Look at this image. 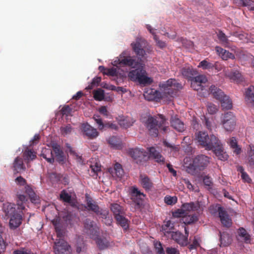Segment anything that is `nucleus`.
I'll return each instance as SVG.
<instances>
[{"label":"nucleus","mask_w":254,"mask_h":254,"mask_svg":"<svg viewBox=\"0 0 254 254\" xmlns=\"http://www.w3.org/2000/svg\"><path fill=\"white\" fill-rule=\"evenodd\" d=\"M143 39L137 38L135 42L131 44V47L136 57L127 56L119 59V64L121 65L128 66L133 70H130L128 76L133 81H137L140 84H150L153 82L151 78L146 76V72L144 69V62L146 59V53L143 48L141 43Z\"/></svg>","instance_id":"nucleus-1"},{"label":"nucleus","mask_w":254,"mask_h":254,"mask_svg":"<svg viewBox=\"0 0 254 254\" xmlns=\"http://www.w3.org/2000/svg\"><path fill=\"white\" fill-rule=\"evenodd\" d=\"M159 86L161 92L150 89L144 94L145 98L149 101L159 99L169 102L177 96L178 90L182 88L181 84L172 78L160 84Z\"/></svg>","instance_id":"nucleus-2"},{"label":"nucleus","mask_w":254,"mask_h":254,"mask_svg":"<svg viewBox=\"0 0 254 254\" xmlns=\"http://www.w3.org/2000/svg\"><path fill=\"white\" fill-rule=\"evenodd\" d=\"M166 120L164 116L159 114L157 116H150L145 123V126L150 135L157 137L159 130L166 132L168 127L165 126Z\"/></svg>","instance_id":"nucleus-3"},{"label":"nucleus","mask_w":254,"mask_h":254,"mask_svg":"<svg viewBox=\"0 0 254 254\" xmlns=\"http://www.w3.org/2000/svg\"><path fill=\"white\" fill-rule=\"evenodd\" d=\"M188 159L186 158V170L192 175H196L201 171L204 170L209 163L210 158L205 155H197L190 160V163L187 165Z\"/></svg>","instance_id":"nucleus-4"},{"label":"nucleus","mask_w":254,"mask_h":254,"mask_svg":"<svg viewBox=\"0 0 254 254\" xmlns=\"http://www.w3.org/2000/svg\"><path fill=\"white\" fill-rule=\"evenodd\" d=\"M210 93L217 100H219L223 109L229 110L232 107V102L229 97L215 85H211L209 88Z\"/></svg>","instance_id":"nucleus-5"},{"label":"nucleus","mask_w":254,"mask_h":254,"mask_svg":"<svg viewBox=\"0 0 254 254\" xmlns=\"http://www.w3.org/2000/svg\"><path fill=\"white\" fill-rule=\"evenodd\" d=\"M221 124L226 131H233L236 125L235 116L231 112L225 113L221 119Z\"/></svg>","instance_id":"nucleus-6"},{"label":"nucleus","mask_w":254,"mask_h":254,"mask_svg":"<svg viewBox=\"0 0 254 254\" xmlns=\"http://www.w3.org/2000/svg\"><path fill=\"white\" fill-rule=\"evenodd\" d=\"M54 249L56 254H71L70 246L64 239L56 241Z\"/></svg>","instance_id":"nucleus-7"},{"label":"nucleus","mask_w":254,"mask_h":254,"mask_svg":"<svg viewBox=\"0 0 254 254\" xmlns=\"http://www.w3.org/2000/svg\"><path fill=\"white\" fill-rule=\"evenodd\" d=\"M84 228L86 233L92 237L97 236L99 233V228L96 223L89 218H86L83 222Z\"/></svg>","instance_id":"nucleus-8"},{"label":"nucleus","mask_w":254,"mask_h":254,"mask_svg":"<svg viewBox=\"0 0 254 254\" xmlns=\"http://www.w3.org/2000/svg\"><path fill=\"white\" fill-rule=\"evenodd\" d=\"M218 212L220 222L223 227L230 228L232 224V220L226 210L222 207L218 208Z\"/></svg>","instance_id":"nucleus-9"},{"label":"nucleus","mask_w":254,"mask_h":254,"mask_svg":"<svg viewBox=\"0 0 254 254\" xmlns=\"http://www.w3.org/2000/svg\"><path fill=\"white\" fill-rule=\"evenodd\" d=\"M130 198L136 205H139L146 195L141 192L136 187H132L130 189Z\"/></svg>","instance_id":"nucleus-10"},{"label":"nucleus","mask_w":254,"mask_h":254,"mask_svg":"<svg viewBox=\"0 0 254 254\" xmlns=\"http://www.w3.org/2000/svg\"><path fill=\"white\" fill-rule=\"evenodd\" d=\"M22 211L18 210V212H16L11 216L9 222V227L11 229L14 230L21 225L22 220Z\"/></svg>","instance_id":"nucleus-11"},{"label":"nucleus","mask_w":254,"mask_h":254,"mask_svg":"<svg viewBox=\"0 0 254 254\" xmlns=\"http://www.w3.org/2000/svg\"><path fill=\"white\" fill-rule=\"evenodd\" d=\"M60 198V200L64 202L68 203L72 207L76 208L78 207L77 201L75 199L72 198L71 195L69 194L64 190L61 191Z\"/></svg>","instance_id":"nucleus-12"},{"label":"nucleus","mask_w":254,"mask_h":254,"mask_svg":"<svg viewBox=\"0 0 254 254\" xmlns=\"http://www.w3.org/2000/svg\"><path fill=\"white\" fill-rule=\"evenodd\" d=\"M147 150L149 153V158H152L159 163L162 164L165 163V158L155 147H151L148 148Z\"/></svg>","instance_id":"nucleus-13"},{"label":"nucleus","mask_w":254,"mask_h":254,"mask_svg":"<svg viewBox=\"0 0 254 254\" xmlns=\"http://www.w3.org/2000/svg\"><path fill=\"white\" fill-rule=\"evenodd\" d=\"M139 181L141 187L146 191H149L153 188L152 181L146 175L140 174Z\"/></svg>","instance_id":"nucleus-14"},{"label":"nucleus","mask_w":254,"mask_h":254,"mask_svg":"<svg viewBox=\"0 0 254 254\" xmlns=\"http://www.w3.org/2000/svg\"><path fill=\"white\" fill-rule=\"evenodd\" d=\"M82 128L83 133L90 139L95 138L98 136L99 133L96 129L88 124H83Z\"/></svg>","instance_id":"nucleus-15"},{"label":"nucleus","mask_w":254,"mask_h":254,"mask_svg":"<svg viewBox=\"0 0 254 254\" xmlns=\"http://www.w3.org/2000/svg\"><path fill=\"white\" fill-rule=\"evenodd\" d=\"M12 168L14 174L20 173L21 172L24 171L26 167L23 163L22 158L18 156L16 157L13 162Z\"/></svg>","instance_id":"nucleus-16"},{"label":"nucleus","mask_w":254,"mask_h":254,"mask_svg":"<svg viewBox=\"0 0 254 254\" xmlns=\"http://www.w3.org/2000/svg\"><path fill=\"white\" fill-rule=\"evenodd\" d=\"M219 146H216L212 150L218 159L224 161L228 159L229 156L224 151L221 142L219 144Z\"/></svg>","instance_id":"nucleus-17"},{"label":"nucleus","mask_w":254,"mask_h":254,"mask_svg":"<svg viewBox=\"0 0 254 254\" xmlns=\"http://www.w3.org/2000/svg\"><path fill=\"white\" fill-rule=\"evenodd\" d=\"M208 143L207 146H205V148L207 150H211L216 146H219V144L221 141L214 134L208 135V139L206 140Z\"/></svg>","instance_id":"nucleus-18"},{"label":"nucleus","mask_w":254,"mask_h":254,"mask_svg":"<svg viewBox=\"0 0 254 254\" xmlns=\"http://www.w3.org/2000/svg\"><path fill=\"white\" fill-rule=\"evenodd\" d=\"M129 155L134 159H138L141 160L144 157H146L147 152L145 151L144 149H140L138 148L130 149L128 151Z\"/></svg>","instance_id":"nucleus-19"},{"label":"nucleus","mask_w":254,"mask_h":254,"mask_svg":"<svg viewBox=\"0 0 254 254\" xmlns=\"http://www.w3.org/2000/svg\"><path fill=\"white\" fill-rule=\"evenodd\" d=\"M2 209L6 216H11L18 212L16 211L15 205L8 202H4L2 204Z\"/></svg>","instance_id":"nucleus-20"},{"label":"nucleus","mask_w":254,"mask_h":254,"mask_svg":"<svg viewBox=\"0 0 254 254\" xmlns=\"http://www.w3.org/2000/svg\"><path fill=\"white\" fill-rule=\"evenodd\" d=\"M215 51L219 56L223 60H227L229 59H234L235 58L234 54L219 46L215 47Z\"/></svg>","instance_id":"nucleus-21"},{"label":"nucleus","mask_w":254,"mask_h":254,"mask_svg":"<svg viewBox=\"0 0 254 254\" xmlns=\"http://www.w3.org/2000/svg\"><path fill=\"white\" fill-rule=\"evenodd\" d=\"M171 126L176 130L179 132H182L185 130V125L176 116L172 117L171 120Z\"/></svg>","instance_id":"nucleus-22"},{"label":"nucleus","mask_w":254,"mask_h":254,"mask_svg":"<svg viewBox=\"0 0 254 254\" xmlns=\"http://www.w3.org/2000/svg\"><path fill=\"white\" fill-rule=\"evenodd\" d=\"M195 139L199 144L203 147L207 146L206 140L208 139V134L204 131H198L195 133Z\"/></svg>","instance_id":"nucleus-23"},{"label":"nucleus","mask_w":254,"mask_h":254,"mask_svg":"<svg viewBox=\"0 0 254 254\" xmlns=\"http://www.w3.org/2000/svg\"><path fill=\"white\" fill-rule=\"evenodd\" d=\"M171 238L180 245H184L187 244L188 238L179 232H174L171 234Z\"/></svg>","instance_id":"nucleus-24"},{"label":"nucleus","mask_w":254,"mask_h":254,"mask_svg":"<svg viewBox=\"0 0 254 254\" xmlns=\"http://www.w3.org/2000/svg\"><path fill=\"white\" fill-rule=\"evenodd\" d=\"M109 172L113 177H117L119 178H121L124 174L122 165L118 163H116L115 164L113 168H110L109 169Z\"/></svg>","instance_id":"nucleus-25"},{"label":"nucleus","mask_w":254,"mask_h":254,"mask_svg":"<svg viewBox=\"0 0 254 254\" xmlns=\"http://www.w3.org/2000/svg\"><path fill=\"white\" fill-rule=\"evenodd\" d=\"M96 215L100 217V218L105 219V223L107 225H111L112 223V219L109 215V211L106 209H103L100 208L99 212L96 213Z\"/></svg>","instance_id":"nucleus-26"},{"label":"nucleus","mask_w":254,"mask_h":254,"mask_svg":"<svg viewBox=\"0 0 254 254\" xmlns=\"http://www.w3.org/2000/svg\"><path fill=\"white\" fill-rule=\"evenodd\" d=\"M182 207L184 210V212L187 213V212H189L197 210L199 208V205L198 203L191 202L184 203L182 204Z\"/></svg>","instance_id":"nucleus-27"},{"label":"nucleus","mask_w":254,"mask_h":254,"mask_svg":"<svg viewBox=\"0 0 254 254\" xmlns=\"http://www.w3.org/2000/svg\"><path fill=\"white\" fill-rule=\"evenodd\" d=\"M23 157L25 162L28 163L36 157V152L27 148L23 153Z\"/></svg>","instance_id":"nucleus-28"},{"label":"nucleus","mask_w":254,"mask_h":254,"mask_svg":"<svg viewBox=\"0 0 254 254\" xmlns=\"http://www.w3.org/2000/svg\"><path fill=\"white\" fill-rule=\"evenodd\" d=\"M174 229V225L170 220L166 222L162 226V231L164 233V235L167 236L168 235L172 234L174 232L173 230Z\"/></svg>","instance_id":"nucleus-29"},{"label":"nucleus","mask_w":254,"mask_h":254,"mask_svg":"<svg viewBox=\"0 0 254 254\" xmlns=\"http://www.w3.org/2000/svg\"><path fill=\"white\" fill-rule=\"evenodd\" d=\"M182 75L189 80H191L196 74V71L190 67H184L181 70Z\"/></svg>","instance_id":"nucleus-30"},{"label":"nucleus","mask_w":254,"mask_h":254,"mask_svg":"<svg viewBox=\"0 0 254 254\" xmlns=\"http://www.w3.org/2000/svg\"><path fill=\"white\" fill-rule=\"evenodd\" d=\"M115 219L117 221V224L120 225L123 229L127 230L128 228L129 221L124 216V214L116 216Z\"/></svg>","instance_id":"nucleus-31"},{"label":"nucleus","mask_w":254,"mask_h":254,"mask_svg":"<svg viewBox=\"0 0 254 254\" xmlns=\"http://www.w3.org/2000/svg\"><path fill=\"white\" fill-rule=\"evenodd\" d=\"M217 37L219 42L225 47H229L230 41L228 39V37L222 31H219L217 33Z\"/></svg>","instance_id":"nucleus-32"},{"label":"nucleus","mask_w":254,"mask_h":254,"mask_svg":"<svg viewBox=\"0 0 254 254\" xmlns=\"http://www.w3.org/2000/svg\"><path fill=\"white\" fill-rule=\"evenodd\" d=\"M246 100L248 103L254 105V87L250 86L246 90Z\"/></svg>","instance_id":"nucleus-33"},{"label":"nucleus","mask_w":254,"mask_h":254,"mask_svg":"<svg viewBox=\"0 0 254 254\" xmlns=\"http://www.w3.org/2000/svg\"><path fill=\"white\" fill-rule=\"evenodd\" d=\"M110 208L114 214L115 218L116 216L125 213L123 207L117 203L112 204Z\"/></svg>","instance_id":"nucleus-34"},{"label":"nucleus","mask_w":254,"mask_h":254,"mask_svg":"<svg viewBox=\"0 0 254 254\" xmlns=\"http://www.w3.org/2000/svg\"><path fill=\"white\" fill-rule=\"evenodd\" d=\"M96 243L100 250L105 249L109 246V241L104 237H97L96 240Z\"/></svg>","instance_id":"nucleus-35"},{"label":"nucleus","mask_w":254,"mask_h":254,"mask_svg":"<svg viewBox=\"0 0 254 254\" xmlns=\"http://www.w3.org/2000/svg\"><path fill=\"white\" fill-rule=\"evenodd\" d=\"M198 220V216L195 214L186 215L182 218V221L186 225H189L191 223L196 222Z\"/></svg>","instance_id":"nucleus-36"},{"label":"nucleus","mask_w":254,"mask_h":254,"mask_svg":"<svg viewBox=\"0 0 254 254\" xmlns=\"http://www.w3.org/2000/svg\"><path fill=\"white\" fill-rule=\"evenodd\" d=\"M86 204L88 210L93 211L95 214L99 212V210L100 207L96 202L94 201L92 199L87 200Z\"/></svg>","instance_id":"nucleus-37"},{"label":"nucleus","mask_w":254,"mask_h":254,"mask_svg":"<svg viewBox=\"0 0 254 254\" xmlns=\"http://www.w3.org/2000/svg\"><path fill=\"white\" fill-rule=\"evenodd\" d=\"M226 75L231 80H234L237 82H239L242 81V76L241 73L237 71H232Z\"/></svg>","instance_id":"nucleus-38"},{"label":"nucleus","mask_w":254,"mask_h":254,"mask_svg":"<svg viewBox=\"0 0 254 254\" xmlns=\"http://www.w3.org/2000/svg\"><path fill=\"white\" fill-rule=\"evenodd\" d=\"M25 188V193L29 196L31 201L32 202L36 203V201L38 200V197L34 190L29 186H26Z\"/></svg>","instance_id":"nucleus-39"},{"label":"nucleus","mask_w":254,"mask_h":254,"mask_svg":"<svg viewBox=\"0 0 254 254\" xmlns=\"http://www.w3.org/2000/svg\"><path fill=\"white\" fill-rule=\"evenodd\" d=\"M231 36L238 38L240 40L243 42H248V34L244 32H234L230 33Z\"/></svg>","instance_id":"nucleus-40"},{"label":"nucleus","mask_w":254,"mask_h":254,"mask_svg":"<svg viewBox=\"0 0 254 254\" xmlns=\"http://www.w3.org/2000/svg\"><path fill=\"white\" fill-rule=\"evenodd\" d=\"M108 143L114 148H119L121 147V142L119 139L115 136L110 137L108 139Z\"/></svg>","instance_id":"nucleus-41"},{"label":"nucleus","mask_w":254,"mask_h":254,"mask_svg":"<svg viewBox=\"0 0 254 254\" xmlns=\"http://www.w3.org/2000/svg\"><path fill=\"white\" fill-rule=\"evenodd\" d=\"M239 236L243 238L245 242L249 243L251 241L250 236L243 228L239 229L238 231Z\"/></svg>","instance_id":"nucleus-42"},{"label":"nucleus","mask_w":254,"mask_h":254,"mask_svg":"<svg viewBox=\"0 0 254 254\" xmlns=\"http://www.w3.org/2000/svg\"><path fill=\"white\" fill-rule=\"evenodd\" d=\"M53 223L55 226L57 237L59 238L58 240H56V241H58L60 239H62V238L64 236V232L61 227L60 224L57 222V221L54 220Z\"/></svg>","instance_id":"nucleus-43"},{"label":"nucleus","mask_w":254,"mask_h":254,"mask_svg":"<svg viewBox=\"0 0 254 254\" xmlns=\"http://www.w3.org/2000/svg\"><path fill=\"white\" fill-rule=\"evenodd\" d=\"M104 96V91L101 89H98L93 92V97L95 100L102 101Z\"/></svg>","instance_id":"nucleus-44"},{"label":"nucleus","mask_w":254,"mask_h":254,"mask_svg":"<svg viewBox=\"0 0 254 254\" xmlns=\"http://www.w3.org/2000/svg\"><path fill=\"white\" fill-rule=\"evenodd\" d=\"M17 200V210L22 211L25 208V206L23 205V202L26 200V196L24 195H19L18 197Z\"/></svg>","instance_id":"nucleus-45"},{"label":"nucleus","mask_w":254,"mask_h":254,"mask_svg":"<svg viewBox=\"0 0 254 254\" xmlns=\"http://www.w3.org/2000/svg\"><path fill=\"white\" fill-rule=\"evenodd\" d=\"M198 67H201L203 69H207L214 67V64L204 60L199 63Z\"/></svg>","instance_id":"nucleus-46"},{"label":"nucleus","mask_w":254,"mask_h":254,"mask_svg":"<svg viewBox=\"0 0 254 254\" xmlns=\"http://www.w3.org/2000/svg\"><path fill=\"white\" fill-rule=\"evenodd\" d=\"M177 197L176 196H171L170 195H166L164 197L165 202L170 205H173L177 202Z\"/></svg>","instance_id":"nucleus-47"},{"label":"nucleus","mask_w":254,"mask_h":254,"mask_svg":"<svg viewBox=\"0 0 254 254\" xmlns=\"http://www.w3.org/2000/svg\"><path fill=\"white\" fill-rule=\"evenodd\" d=\"M101 81V78L100 77H94L91 83L86 88V89L88 90L93 89L94 87L98 86Z\"/></svg>","instance_id":"nucleus-48"},{"label":"nucleus","mask_w":254,"mask_h":254,"mask_svg":"<svg viewBox=\"0 0 254 254\" xmlns=\"http://www.w3.org/2000/svg\"><path fill=\"white\" fill-rule=\"evenodd\" d=\"M192 80L201 85L202 84L205 83L207 81L206 76L203 75H199L195 77H193Z\"/></svg>","instance_id":"nucleus-49"},{"label":"nucleus","mask_w":254,"mask_h":254,"mask_svg":"<svg viewBox=\"0 0 254 254\" xmlns=\"http://www.w3.org/2000/svg\"><path fill=\"white\" fill-rule=\"evenodd\" d=\"M154 248L156 253L158 254H165L164 249L162 244L160 242H155L154 243Z\"/></svg>","instance_id":"nucleus-50"},{"label":"nucleus","mask_w":254,"mask_h":254,"mask_svg":"<svg viewBox=\"0 0 254 254\" xmlns=\"http://www.w3.org/2000/svg\"><path fill=\"white\" fill-rule=\"evenodd\" d=\"M218 110L217 107L214 104L209 103L207 104V111L210 114H214Z\"/></svg>","instance_id":"nucleus-51"},{"label":"nucleus","mask_w":254,"mask_h":254,"mask_svg":"<svg viewBox=\"0 0 254 254\" xmlns=\"http://www.w3.org/2000/svg\"><path fill=\"white\" fill-rule=\"evenodd\" d=\"M41 156L43 158H47L53 156V151L50 148H45L42 150Z\"/></svg>","instance_id":"nucleus-52"},{"label":"nucleus","mask_w":254,"mask_h":254,"mask_svg":"<svg viewBox=\"0 0 254 254\" xmlns=\"http://www.w3.org/2000/svg\"><path fill=\"white\" fill-rule=\"evenodd\" d=\"M12 254H34L29 249L21 248L14 251Z\"/></svg>","instance_id":"nucleus-53"},{"label":"nucleus","mask_w":254,"mask_h":254,"mask_svg":"<svg viewBox=\"0 0 254 254\" xmlns=\"http://www.w3.org/2000/svg\"><path fill=\"white\" fill-rule=\"evenodd\" d=\"M187 213L184 212L183 208L181 209H178L176 211L173 212V216L176 218L183 217Z\"/></svg>","instance_id":"nucleus-54"},{"label":"nucleus","mask_w":254,"mask_h":254,"mask_svg":"<svg viewBox=\"0 0 254 254\" xmlns=\"http://www.w3.org/2000/svg\"><path fill=\"white\" fill-rule=\"evenodd\" d=\"M85 245L82 241L77 243L76 245V252L77 253L79 254L84 251Z\"/></svg>","instance_id":"nucleus-55"},{"label":"nucleus","mask_w":254,"mask_h":254,"mask_svg":"<svg viewBox=\"0 0 254 254\" xmlns=\"http://www.w3.org/2000/svg\"><path fill=\"white\" fill-rule=\"evenodd\" d=\"M118 74V71L116 68L112 67L110 68H107L105 74L109 76H117Z\"/></svg>","instance_id":"nucleus-56"},{"label":"nucleus","mask_w":254,"mask_h":254,"mask_svg":"<svg viewBox=\"0 0 254 254\" xmlns=\"http://www.w3.org/2000/svg\"><path fill=\"white\" fill-rule=\"evenodd\" d=\"M118 128L117 124L110 122L105 123L104 126V128H111L115 130H118Z\"/></svg>","instance_id":"nucleus-57"},{"label":"nucleus","mask_w":254,"mask_h":254,"mask_svg":"<svg viewBox=\"0 0 254 254\" xmlns=\"http://www.w3.org/2000/svg\"><path fill=\"white\" fill-rule=\"evenodd\" d=\"M71 109L68 105L64 106L62 109L61 112L62 114L64 116H68L70 114Z\"/></svg>","instance_id":"nucleus-58"},{"label":"nucleus","mask_w":254,"mask_h":254,"mask_svg":"<svg viewBox=\"0 0 254 254\" xmlns=\"http://www.w3.org/2000/svg\"><path fill=\"white\" fill-rule=\"evenodd\" d=\"M61 130L62 132V134L66 135L71 132L72 130V128L71 126L70 125H68L65 127H62L61 128Z\"/></svg>","instance_id":"nucleus-59"},{"label":"nucleus","mask_w":254,"mask_h":254,"mask_svg":"<svg viewBox=\"0 0 254 254\" xmlns=\"http://www.w3.org/2000/svg\"><path fill=\"white\" fill-rule=\"evenodd\" d=\"M153 38L156 42L157 46L160 48H163L166 47V43L160 40L156 35H154Z\"/></svg>","instance_id":"nucleus-60"},{"label":"nucleus","mask_w":254,"mask_h":254,"mask_svg":"<svg viewBox=\"0 0 254 254\" xmlns=\"http://www.w3.org/2000/svg\"><path fill=\"white\" fill-rule=\"evenodd\" d=\"M241 177L245 182L250 183L252 182V179L248 174L243 170L241 171Z\"/></svg>","instance_id":"nucleus-61"},{"label":"nucleus","mask_w":254,"mask_h":254,"mask_svg":"<svg viewBox=\"0 0 254 254\" xmlns=\"http://www.w3.org/2000/svg\"><path fill=\"white\" fill-rule=\"evenodd\" d=\"M191 87L195 90H202V87L203 86L199 84L194 81L191 80Z\"/></svg>","instance_id":"nucleus-62"},{"label":"nucleus","mask_w":254,"mask_h":254,"mask_svg":"<svg viewBox=\"0 0 254 254\" xmlns=\"http://www.w3.org/2000/svg\"><path fill=\"white\" fill-rule=\"evenodd\" d=\"M90 168L95 175H97L98 172L101 171V166L97 163L94 165H91Z\"/></svg>","instance_id":"nucleus-63"},{"label":"nucleus","mask_w":254,"mask_h":254,"mask_svg":"<svg viewBox=\"0 0 254 254\" xmlns=\"http://www.w3.org/2000/svg\"><path fill=\"white\" fill-rule=\"evenodd\" d=\"M248 162L250 166H254V152L251 151L249 154Z\"/></svg>","instance_id":"nucleus-64"}]
</instances>
